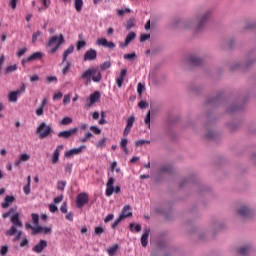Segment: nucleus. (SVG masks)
<instances>
[{"label": "nucleus", "instance_id": "obj_51", "mask_svg": "<svg viewBox=\"0 0 256 256\" xmlns=\"http://www.w3.org/2000/svg\"><path fill=\"white\" fill-rule=\"evenodd\" d=\"M46 81H47V83H53V81H54L55 83H57V78H56L55 76H48V77L46 78Z\"/></svg>", "mask_w": 256, "mask_h": 256}, {"label": "nucleus", "instance_id": "obj_8", "mask_svg": "<svg viewBox=\"0 0 256 256\" xmlns=\"http://www.w3.org/2000/svg\"><path fill=\"white\" fill-rule=\"evenodd\" d=\"M21 93H25V84H22L20 89H18L16 91L9 92L8 101L10 103H17V99H18L19 95H21Z\"/></svg>", "mask_w": 256, "mask_h": 256}, {"label": "nucleus", "instance_id": "obj_4", "mask_svg": "<svg viewBox=\"0 0 256 256\" xmlns=\"http://www.w3.org/2000/svg\"><path fill=\"white\" fill-rule=\"evenodd\" d=\"M36 133L39 139H45L53 133V128L51 125H47L45 122H41L36 128Z\"/></svg>", "mask_w": 256, "mask_h": 256}, {"label": "nucleus", "instance_id": "obj_24", "mask_svg": "<svg viewBox=\"0 0 256 256\" xmlns=\"http://www.w3.org/2000/svg\"><path fill=\"white\" fill-rule=\"evenodd\" d=\"M183 63L186 67H193V54L185 56Z\"/></svg>", "mask_w": 256, "mask_h": 256}, {"label": "nucleus", "instance_id": "obj_44", "mask_svg": "<svg viewBox=\"0 0 256 256\" xmlns=\"http://www.w3.org/2000/svg\"><path fill=\"white\" fill-rule=\"evenodd\" d=\"M145 90V85H143L141 82L138 83L137 86V93H139L140 95H143V91Z\"/></svg>", "mask_w": 256, "mask_h": 256}, {"label": "nucleus", "instance_id": "obj_63", "mask_svg": "<svg viewBox=\"0 0 256 256\" xmlns=\"http://www.w3.org/2000/svg\"><path fill=\"white\" fill-rule=\"evenodd\" d=\"M61 213H67V203H64L60 207Z\"/></svg>", "mask_w": 256, "mask_h": 256}, {"label": "nucleus", "instance_id": "obj_57", "mask_svg": "<svg viewBox=\"0 0 256 256\" xmlns=\"http://www.w3.org/2000/svg\"><path fill=\"white\" fill-rule=\"evenodd\" d=\"M201 63H202L201 58H197V57L194 56L193 65H201Z\"/></svg>", "mask_w": 256, "mask_h": 256}, {"label": "nucleus", "instance_id": "obj_52", "mask_svg": "<svg viewBox=\"0 0 256 256\" xmlns=\"http://www.w3.org/2000/svg\"><path fill=\"white\" fill-rule=\"evenodd\" d=\"M7 251H9V247L7 246H2L1 250H0V255H7Z\"/></svg>", "mask_w": 256, "mask_h": 256}, {"label": "nucleus", "instance_id": "obj_7", "mask_svg": "<svg viewBox=\"0 0 256 256\" xmlns=\"http://www.w3.org/2000/svg\"><path fill=\"white\" fill-rule=\"evenodd\" d=\"M99 99H101V93L99 91H95L92 93L88 99H86L85 107L86 109H91L95 103H99Z\"/></svg>", "mask_w": 256, "mask_h": 256}, {"label": "nucleus", "instance_id": "obj_26", "mask_svg": "<svg viewBox=\"0 0 256 256\" xmlns=\"http://www.w3.org/2000/svg\"><path fill=\"white\" fill-rule=\"evenodd\" d=\"M117 249H119V245H118V244H115V245H113V246H110V247L107 249L108 255H110V256L115 255V253H117Z\"/></svg>", "mask_w": 256, "mask_h": 256}, {"label": "nucleus", "instance_id": "obj_2", "mask_svg": "<svg viewBox=\"0 0 256 256\" xmlns=\"http://www.w3.org/2000/svg\"><path fill=\"white\" fill-rule=\"evenodd\" d=\"M91 77L94 83L101 82L103 75L101 74V71H99V67H90L88 70L81 74V79H87L88 83H91Z\"/></svg>", "mask_w": 256, "mask_h": 256}, {"label": "nucleus", "instance_id": "obj_58", "mask_svg": "<svg viewBox=\"0 0 256 256\" xmlns=\"http://www.w3.org/2000/svg\"><path fill=\"white\" fill-rule=\"evenodd\" d=\"M135 26V23L133 22V20H129L126 24V29H131L132 27Z\"/></svg>", "mask_w": 256, "mask_h": 256}, {"label": "nucleus", "instance_id": "obj_17", "mask_svg": "<svg viewBox=\"0 0 256 256\" xmlns=\"http://www.w3.org/2000/svg\"><path fill=\"white\" fill-rule=\"evenodd\" d=\"M149 233H151L150 229H145L143 235L141 236V245L142 247H147L149 243Z\"/></svg>", "mask_w": 256, "mask_h": 256}, {"label": "nucleus", "instance_id": "obj_59", "mask_svg": "<svg viewBox=\"0 0 256 256\" xmlns=\"http://www.w3.org/2000/svg\"><path fill=\"white\" fill-rule=\"evenodd\" d=\"M113 217V214H108L104 219V223H109V221H112Z\"/></svg>", "mask_w": 256, "mask_h": 256}, {"label": "nucleus", "instance_id": "obj_55", "mask_svg": "<svg viewBox=\"0 0 256 256\" xmlns=\"http://www.w3.org/2000/svg\"><path fill=\"white\" fill-rule=\"evenodd\" d=\"M105 141H107L106 138L101 139L100 141L97 142L96 147H103L105 145Z\"/></svg>", "mask_w": 256, "mask_h": 256}, {"label": "nucleus", "instance_id": "obj_3", "mask_svg": "<svg viewBox=\"0 0 256 256\" xmlns=\"http://www.w3.org/2000/svg\"><path fill=\"white\" fill-rule=\"evenodd\" d=\"M64 42L65 38L63 37V34H59V37L52 36L47 43V47H50L48 53H50V55H53V53H55L59 49V47L63 45Z\"/></svg>", "mask_w": 256, "mask_h": 256}, {"label": "nucleus", "instance_id": "obj_41", "mask_svg": "<svg viewBox=\"0 0 256 256\" xmlns=\"http://www.w3.org/2000/svg\"><path fill=\"white\" fill-rule=\"evenodd\" d=\"M19 159L22 162L29 161V159H31V155L24 153L20 155Z\"/></svg>", "mask_w": 256, "mask_h": 256}, {"label": "nucleus", "instance_id": "obj_1", "mask_svg": "<svg viewBox=\"0 0 256 256\" xmlns=\"http://www.w3.org/2000/svg\"><path fill=\"white\" fill-rule=\"evenodd\" d=\"M19 217H20L19 212H15L10 217V221L12 223V226L9 230L6 231V235L8 237H13V235H15V233H17L16 236L14 237V239H13L14 243L19 241V239H21V235H23V233L21 231L17 232L18 228L23 227V222H21V219H19Z\"/></svg>", "mask_w": 256, "mask_h": 256}, {"label": "nucleus", "instance_id": "obj_35", "mask_svg": "<svg viewBox=\"0 0 256 256\" xmlns=\"http://www.w3.org/2000/svg\"><path fill=\"white\" fill-rule=\"evenodd\" d=\"M93 137V134L91 132H87L84 137L79 138L80 143H85L88 141V139H91Z\"/></svg>", "mask_w": 256, "mask_h": 256}, {"label": "nucleus", "instance_id": "obj_20", "mask_svg": "<svg viewBox=\"0 0 256 256\" xmlns=\"http://www.w3.org/2000/svg\"><path fill=\"white\" fill-rule=\"evenodd\" d=\"M38 233H43L44 235H48V233H51V228L36 226V228H34V235H38Z\"/></svg>", "mask_w": 256, "mask_h": 256}, {"label": "nucleus", "instance_id": "obj_47", "mask_svg": "<svg viewBox=\"0 0 256 256\" xmlns=\"http://www.w3.org/2000/svg\"><path fill=\"white\" fill-rule=\"evenodd\" d=\"M72 169H73V164H67L65 166V173H68V175H71Z\"/></svg>", "mask_w": 256, "mask_h": 256}, {"label": "nucleus", "instance_id": "obj_13", "mask_svg": "<svg viewBox=\"0 0 256 256\" xmlns=\"http://www.w3.org/2000/svg\"><path fill=\"white\" fill-rule=\"evenodd\" d=\"M99 47H106L107 49H115V43L107 41L106 38H100L97 40Z\"/></svg>", "mask_w": 256, "mask_h": 256}, {"label": "nucleus", "instance_id": "obj_40", "mask_svg": "<svg viewBox=\"0 0 256 256\" xmlns=\"http://www.w3.org/2000/svg\"><path fill=\"white\" fill-rule=\"evenodd\" d=\"M94 233L95 235H103V233H105V229L101 226H97L95 227Z\"/></svg>", "mask_w": 256, "mask_h": 256}, {"label": "nucleus", "instance_id": "obj_23", "mask_svg": "<svg viewBox=\"0 0 256 256\" xmlns=\"http://www.w3.org/2000/svg\"><path fill=\"white\" fill-rule=\"evenodd\" d=\"M15 201V196H6L4 202H2V209H7Z\"/></svg>", "mask_w": 256, "mask_h": 256}, {"label": "nucleus", "instance_id": "obj_5", "mask_svg": "<svg viewBox=\"0 0 256 256\" xmlns=\"http://www.w3.org/2000/svg\"><path fill=\"white\" fill-rule=\"evenodd\" d=\"M128 217H133V212H131V206L125 205L119 217L112 224V229H115L117 225L123 221V219H127Z\"/></svg>", "mask_w": 256, "mask_h": 256}, {"label": "nucleus", "instance_id": "obj_56", "mask_svg": "<svg viewBox=\"0 0 256 256\" xmlns=\"http://www.w3.org/2000/svg\"><path fill=\"white\" fill-rule=\"evenodd\" d=\"M127 143H128V141L126 138L122 139L120 142L121 149H124L125 147H127Z\"/></svg>", "mask_w": 256, "mask_h": 256}, {"label": "nucleus", "instance_id": "obj_30", "mask_svg": "<svg viewBox=\"0 0 256 256\" xmlns=\"http://www.w3.org/2000/svg\"><path fill=\"white\" fill-rule=\"evenodd\" d=\"M71 123H73V119L71 117H64L60 121V125H71Z\"/></svg>", "mask_w": 256, "mask_h": 256}, {"label": "nucleus", "instance_id": "obj_64", "mask_svg": "<svg viewBox=\"0 0 256 256\" xmlns=\"http://www.w3.org/2000/svg\"><path fill=\"white\" fill-rule=\"evenodd\" d=\"M36 115L37 117H41V115H43V107H39L37 110H36Z\"/></svg>", "mask_w": 256, "mask_h": 256}, {"label": "nucleus", "instance_id": "obj_48", "mask_svg": "<svg viewBox=\"0 0 256 256\" xmlns=\"http://www.w3.org/2000/svg\"><path fill=\"white\" fill-rule=\"evenodd\" d=\"M67 103H71V95L67 94L63 98V104L67 105Z\"/></svg>", "mask_w": 256, "mask_h": 256}, {"label": "nucleus", "instance_id": "obj_49", "mask_svg": "<svg viewBox=\"0 0 256 256\" xmlns=\"http://www.w3.org/2000/svg\"><path fill=\"white\" fill-rule=\"evenodd\" d=\"M151 34H142L140 36V41L143 43L144 41H147V39H150Z\"/></svg>", "mask_w": 256, "mask_h": 256}, {"label": "nucleus", "instance_id": "obj_32", "mask_svg": "<svg viewBox=\"0 0 256 256\" xmlns=\"http://www.w3.org/2000/svg\"><path fill=\"white\" fill-rule=\"evenodd\" d=\"M135 123V116H130L127 120V124H126V127L128 129H132L133 127V124Z\"/></svg>", "mask_w": 256, "mask_h": 256}, {"label": "nucleus", "instance_id": "obj_50", "mask_svg": "<svg viewBox=\"0 0 256 256\" xmlns=\"http://www.w3.org/2000/svg\"><path fill=\"white\" fill-rule=\"evenodd\" d=\"M27 53V48H22L17 52V57H23Z\"/></svg>", "mask_w": 256, "mask_h": 256}, {"label": "nucleus", "instance_id": "obj_37", "mask_svg": "<svg viewBox=\"0 0 256 256\" xmlns=\"http://www.w3.org/2000/svg\"><path fill=\"white\" fill-rule=\"evenodd\" d=\"M39 37H41V31L38 30L32 34V43H37V39H39Z\"/></svg>", "mask_w": 256, "mask_h": 256}, {"label": "nucleus", "instance_id": "obj_18", "mask_svg": "<svg viewBox=\"0 0 256 256\" xmlns=\"http://www.w3.org/2000/svg\"><path fill=\"white\" fill-rule=\"evenodd\" d=\"M126 75H127V70L122 69L120 72V76L118 78H116L117 87H119V88L123 87V81H125Z\"/></svg>", "mask_w": 256, "mask_h": 256}, {"label": "nucleus", "instance_id": "obj_54", "mask_svg": "<svg viewBox=\"0 0 256 256\" xmlns=\"http://www.w3.org/2000/svg\"><path fill=\"white\" fill-rule=\"evenodd\" d=\"M57 206L55 205V204H50L49 205V211L51 212V213H56V211H57Z\"/></svg>", "mask_w": 256, "mask_h": 256}, {"label": "nucleus", "instance_id": "obj_42", "mask_svg": "<svg viewBox=\"0 0 256 256\" xmlns=\"http://www.w3.org/2000/svg\"><path fill=\"white\" fill-rule=\"evenodd\" d=\"M145 143H147V145H149V143H151V141L149 140H137L135 142L136 147H141V145H145Z\"/></svg>", "mask_w": 256, "mask_h": 256}, {"label": "nucleus", "instance_id": "obj_38", "mask_svg": "<svg viewBox=\"0 0 256 256\" xmlns=\"http://www.w3.org/2000/svg\"><path fill=\"white\" fill-rule=\"evenodd\" d=\"M31 218H32V221H33L34 225L39 227V215L36 214V213H32Z\"/></svg>", "mask_w": 256, "mask_h": 256}, {"label": "nucleus", "instance_id": "obj_36", "mask_svg": "<svg viewBox=\"0 0 256 256\" xmlns=\"http://www.w3.org/2000/svg\"><path fill=\"white\" fill-rule=\"evenodd\" d=\"M145 124L148 126V129H151V111H148L146 114Z\"/></svg>", "mask_w": 256, "mask_h": 256}, {"label": "nucleus", "instance_id": "obj_25", "mask_svg": "<svg viewBox=\"0 0 256 256\" xmlns=\"http://www.w3.org/2000/svg\"><path fill=\"white\" fill-rule=\"evenodd\" d=\"M74 7L78 13H81V9H83V0H74Z\"/></svg>", "mask_w": 256, "mask_h": 256}, {"label": "nucleus", "instance_id": "obj_9", "mask_svg": "<svg viewBox=\"0 0 256 256\" xmlns=\"http://www.w3.org/2000/svg\"><path fill=\"white\" fill-rule=\"evenodd\" d=\"M87 203H89V195H87V193L78 194L76 198V205L78 209H81V207H84Z\"/></svg>", "mask_w": 256, "mask_h": 256}, {"label": "nucleus", "instance_id": "obj_12", "mask_svg": "<svg viewBox=\"0 0 256 256\" xmlns=\"http://www.w3.org/2000/svg\"><path fill=\"white\" fill-rule=\"evenodd\" d=\"M77 128H72L70 130H65L58 133L59 139H70L72 135H75L77 133Z\"/></svg>", "mask_w": 256, "mask_h": 256}, {"label": "nucleus", "instance_id": "obj_39", "mask_svg": "<svg viewBox=\"0 0 256 256\" xmlns=\"http://www.w3.org/2000/svg\"><path fill=\"white\" fill-rule=\"evenodd\" d=\"M136 57L137 54H135V52L124 55V59H127L128 61H133V59H135Z\"/></svg>", "mask_w": 256, "mask_h": 256}, {"label": "nucleus", "instance_id": "obj_60", "mask_svg": "<svg viewBox=\"0 0 256 256\" xmlns=\"http://www.w3.org/2000/svg\"><path fill=\"white\" fill-rule=\"evenodd\" d=\"M179 23H181V20H179V19L174 20V21L172 22V24H171L172 27H173V29H177Z\"/></svg>", "mask_w": 256, "mask_h": 256}, {"label": "nucleus", "instance_id": "obj_53", "mask_svg": "<svg viewBox=\"0 0 256 256\" xmlns=\"http://www.w3.org/2000/svg\"><path fill=\"white\" fill-rule=\"evenodd\" d=\"M13 211H15V209L11 208L8 212H5L4 214H2L3 219H7V217H9V215L13 213Z\"/></svg>", "mask_w": 256, "mask_h": 256}, {"label": "nucleus", "instance_id": "obj_10", "mask_svg": "<svg viewBox=\"0 0 256 256\" xmlns=\"http://www.w3.org/2000/svg\"><path fill=\"white\" fill-rule=\"evenodd\" d=\"M43 59V53L42 52H35L32 55L28 56L27 58L22 60L23 65L25 63H31V61H41Z\"/></svg>", "mask_w": 256, "mask_h": 256}, {"label": "nucleus", "instance_id": "obj_29", "mask_svg": "<svg viewBox=\"0 0 256 256\" xmlns=\"http://www.w3.org/2000/svg\"><path fill=\"white\" fill-rule=\"evenodd\" d=\"M239 215H241V217H247L249 215V210L245 206H242L239 209Z\"/></svg>", "mask_w": 256, "mask_h": 256}, {"label": "nucleus", "instance_id": "obj_11", "mask_svg": "<svg viewBox=\"0 0 256 256\" xmlns=\"http://www.w3.org/2000/svg\"><path fill=\"white\" fill-rule=\"evenodd\" d=\"M97 59V50L90 48L83 56V61H95Z\"/></svg>", "mask_w": 256, "mask_h": 256}, {"label": "nucleus", "instance_id": "obj_46", "mask_svg": "<svg viewBox=\"0 0 256 256\" xmlns=\"http://www.w3.org/2000/svg\"><path fill=\"white\" fill-rule=\"evenodd\" d=\"M23 191H24L25 195H29V193H31V185L30 184H26L23 187Z\"/></svg>", "mask_w": 256, "mask_h": 256}, {"label": "nucleus", "instance_id": "obj_21", "mask_svg": "<svg viewBox=\"0 0 256 256\" xmlns=\"http://www.w3.org/2000/svg\"><path fill=\"white\" fill-rule=\"evenodd\" d=\"M73 51H75V46L70 45L63 53L62 56V63L65 64L67 62V57H69V55H71V53H73Z\"/></svg>", "mask_w": 256, "mask_h": 256}, {"label": "nucleus", "instance_id": "obj_45", "mask_svg": "<svg viewBox=\"0 0 256 256\" xmlns=\"http://www.w3.org/2000/svg\"><path fill=\"white\" fill-rule=\"evenodd\" d=\"M12 71H17V65H10L6 68V73H12Z\"/></svg>", "mask_w": 256, "mask_h": 256}, {"label": "nucleus", "instance_id": "obj_16", "mask_svg": "<svg viewBox=\"0 0 256 256\" xmlns=\"http://www.w3.org/2000/svg\"><path fill=\"white\" fill-rule=\"evenodd\" d=\"M208 20H209V14H206V15L202 16L201 18H199L196 21L197 31L203 29V27L205 26V23H207Z\"/></svg>", "mask_w": 256, "mask_h": 256}, {"label": "nucleus", "instance_id": "obj_31", "mask_svg": "<svg viewBox=\"0 0 256 256\" xmlns=\"http://www.w3.org/2000/svg\"><path fill=\"white\" fill-rule=\"evenodd\" d=\"M85 45H87V42H85V40L77 41V43H76L77 51H81V49H83V47H85Z\"/></svg>", "mask_w": 256, "mask_h": 256}, {"label": "nucleus", "instance_id": "obj_62", "mask_svg": "<svg viewBox=\"0 0 256 256\" xmlns=\"http://www.w3.org/2000/svg\"><path fill=\"white\" fill-rule=\"evenodd\" d=\"M26 245H29V240H27V238H24L20 243V247H26Z\"/></svg>", "mask_w": 256, "mask_h": 256}, {"label": "nucleus", "instance_id": "obj_15", "mask_svg": "<svg viewBox=\"0 0 256 256\" xmlns=\"http://www.w3.org/2000/svg\"><path fill=\"white\" fill-rule=\"evenodd\" d=\"M63 151V145H58L52 155V163L55 165L59 161V155Z\"/></svg>", "mask_w": 256, "mask_h": 256}, {"label": "nucleus", "instance_id": "obj_43", "mask_svg": "<svg viewBox=\"0 0 256 256\" xmlns=\"http://www.w3.org/2000/svg\"><path fill=\"white\" fill-rule=\"evenodd\" d=\"M90 131H92V133L95 135H101V129H99L97 126H91Z\"/></svg>", "mask_w": 256, "mask_h": 256}, {"label": "nucleus", "instance_id": "obj_28", "mask_svg": "<svg viewBox=\"0 0 256 256\" xmlns=\"http://www.w3.org/2000/svg\"><path fill=\"white\" fill-rule=\"evenodd\" d=\"M249 251H251V248H249V247H247V246H244V247H242V248H240V249L238 250V254H239L240 256H245V255H247V253H249Z\"/></svg>", "mask_w": 256, "mask_h": 256}, {"label": "nucleus", "instance_id": "obj_33", "mask_svg": "<svg viewBox=\"0 0 256 256\" xmlns=\"http://www.w3.org/2000/svg\"><path fill=\"white\" fill-rule=\"evenodd\" d=\"M110 68H111V62L110 61H106V62H104L100 65L101 71H107V69H110Z\"/></svg>", "mask_w": 256, "mask_h": 256}, {"label": "nucleus", "instance_id": "obj_27", "mask_svg": "<svg viewBox=\"0 0 256 256\" xmlns=\"http://www.w3.org/2000/svg\"><path fill=\"white\" fill-rule=\"evenodd\" d=\"M62 65H65L64 68L62 69V73L63 75H67V73H69V69H71V62H69V60H66V62Z\"/></svg>", "mask_w": 256, "mask_h": 256}, {"label": "nucleus", "instance_id": "obj_19", "mask_svg": "<svg viewBox=\"0 0 256 256\" xmlns=\"http://www.w3.org/2000/svg\"><path fill=\"white\" fill-rule=\"evenodd\" d=\"M85 149V146H80L79 148L71 149L65 152V157H73V155H79Z\"/></svg>", "mask_w": 256, "mask_h": 256}, {"label": "nucleus", "instance_id": "obj_14", "mask_svg": "<svg viewBox=\"0 0 256 256\" xmlns=\"http://www.w3.org/2000/svg\"><path fill=\"white\" fill-rule=\"evenodd\" d=\"M46 247L47 241L40 240V242L32 248V251H34V253H43V249H45Z\"/></svg>", "mask_w": 256, "mask_h": 256}, {"label": "nucleus", "instance_id": "obj_34", "mask_svg": "<svg viewBox=\"0 0 256 256\" xmlns=\"http://www.w3.org/2000/svg\"><path fill=\"white\" fill-rule=\"evenodd\" d=\"M67 185V182L65 181H58L57 182V190L58 191H65V186Z\"/></svg>", "mask_w": 256, "mask_h": 256}, {"label": "nucleus", "instance_id": "obj_22", "mask_svg": "<svg viewBox=\"0 0 256 256\" xmlns=\"http://www.w3.org/2000/svg\"><path fill=\"white\" fill-rule=\"evenodd\" d=\"M137 37V34H135V32H130L126 38H125V42L124 44H120V47H127V45H129V43H131V41H133V39H135Z\"/></svg>", "mask_w": 256, "mask_h": 256}, {"label": "nucleus", "instance_id": "obj_6", "mask_svg": "<svg viewBox=\"0 0 256 256\" xmlns=\"http://www.w3.org/2000/svg\"><path fill=\"white\" fill-rule=\"evenodd\" d=\"M114 183H115V179H113V177H110L106 183V192H105L106 197H111L113 193H121V187L119 186L113 187Z\"/></svg>", "mask_w": 256, "mask_h": 256}, {"label": "nucleus", "instance_id": "obj_61", "mask_svg": "<svg viewBox=\"0 0 256 256\" xmlns=\"http://www.w3.org/2000/svg\"><path fill=\"white\" fill-rule=\"evenodd\" d=\"M138 107L140 108V109H145V107H147V102H145V101H140L139 103H138Z\"/></svg>", "mask_w": 256, "mask_h": 256}]
</instances>
